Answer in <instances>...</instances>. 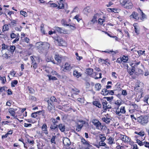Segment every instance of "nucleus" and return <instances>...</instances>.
<instances>
[{"label": "nucleus", "instance_id": "obj_1", "mask_svg": "<svg viewBox=\"0 0 149 149\" xmlns=\"http://www.w3.org/2000/svg\"><path fill=\"white\" fill-rule=\"evenodd\" d=\"M141 63V61H139L138 59H136L134 61H132L130 63V65L131 68L128 69V65L127 64V72L130 75H132L134 73L136 69L138 68V66Z\"/></svg>", "mask_w": 149, "mask_h": 149}, {"label": "nucleus", "instance_id": "obj_2", "mask_svg": "<svg viewBox=\"0 0 149 149\" xmlns=\"http://www.w3.org/2000/svg\"><path fill=\"white\" fill-rule=\"evenodd\" d=\"M45 100L48 103L47 109L48 111L51 112L53 109L54 108L55 105L54 102H57V100L56 97L54 96H51L50 98L48 97L45 99Z\"/></svg>", "mask_w": 149, "mask_h": 149}, {"label": "nucleus", "instance_id": "obj_3", "mask_svg": "<svg viewBox=\"0 0 149 149\" xmlns=\"http://www.w3.org/2000/svg\"><path fill=\"white\" fill-rule=\"evenodd\" d=\"M81 139V143L78 144L77 149H90L89 147L91 146L90 142L86 140L82 137Z\"/></svg>", "mask_w": 149, "mask_h": 149}, {"label": "nucleus", "instance_id": "obj_4", "mask_svg": "<svg viewBox=\"0 0 149 149\" xmlns=\"http://www.w3.org/2000/svg\"><path fill=\"white\" fill-rule=\"evenodd\" d=\"M86 73L87 75H89L91 77L94 78L96 79L102 78V73H99V77H97L96 76L98 74V73L95 72H93V70L92 68H88L86 69Z\"/></svg>", "mask_w": 149, "mask_h": 149}, {"label": "nucleus", "instance_id": "obj_5", "mask_svg": "<svg viewBox=\"0 0 149 149\" xmlns=\"http://www.w3.org/2000/svg\"><path fill=\"white\" fill-rule=\"evenodd\" d=\"M120 3L121 6L127 9H131L133 6L131 0H120Z\"/></svg>", "mask_w": 149, "mask_h": 149}, {"label": "nucleus", "instance_id": "obj_6", "mask_svg": "<svg viewBox=\"0 0 149 149\" xmlns=\"http://www.w3.org/2000/svg\"><path fill=\"white\" fill-rule=\"evenodd\" d=\"M92 123L96 128L98 130H102L103 127L104 129L106 127L105 126L102 125L101 123L98 120L93 119L92 121Z\"/></svg>", "mask_w": 149, "mask_h": 149}, {"label": "nucleus", "instance_id": "obj_7", "mask_svg": "<svg viewBox=\"0 0 149 149\" xmlns=\"http://www.w3.org/2000/svg\"><path fill=\"white\" fill-rule=\"evenodd\" d=\"M119 139L121 140L123 143H128L131 142V139L126 135L120 134L119 135Z\"/></svg>", "mask_w": 149, "mask_h": 149}, {"label": "nucleus", "instance_id": "obj_8", "mask_svg": "<svg viewBox=\"0 0 149 149\" xmlns=\"http://www.w3.org/2000/svg\"><path fill=\"white\" fill-rule=\"evenodd\" d=\"M73 67L68 62H66L61 68L62 70L64 72H70L72 69Z\"/></svg>", "mask_w": 149, "mask_h": 149}, {"label": "nucleus", "instance_id": "obj_9", "mask_svg": "<svg viewBox=\"0 0 149 149\" xmlns=\"http://www.w3.org/2000/svg\"><path fill=\"white\" fill-rule=\"evenodd\" d=\"M10 37L11 39L15 38L12 42L13 44H14L18 42L20 36L18 33H15L13 32H12L10 34Z\"/></svg>", "mask_w": 149, "mask_h": 149}, {"label": "nucleus", "instance_id": "obj_10", "mask_svg": "<svg viewBox=\"0 0 149 149\" xmlns=\"http://www.w3.org/2000/svg\"><path fill=\"white\" fill-rule=\"evenodd\" d=\"M122 101L121 100H115L112 103V105L113 109L116 110L119 108L120 106L122 104Z\"/></svg>", "mask_w": 149, "mask_h": 149}, {"label": "nucleus", "instance_id": "obj_11", "mask_svg": "<svg viewBox=\"0 0 149 149\" xmlns=\"http://www.w3.org/2000/svg\"><path fill=\"white\" fill-rule=\"evenodd\" d=\"M137 120L139 123L143 125L147 123L148 122L147 116H145L144 117H143L142 116H140L138 117Z\"/></svg>", "mask_w": 149, "mask_h": 149}, {"label": "nucleus", "instance_id": "obj_12", "mask_svg": "<svg viewBox=\"0 0 149 149\" xmlns=\"http://www.w3.org/2000/svg\"><path fill=\"white\" fill-rule=\"evenodd\" d=\"M57 38L55 41L57 42V44L58 46H65L67 45V42L62 38H61L59 36H57Z\"/></svg>", "mask_w": 149, "mask_h": 149}, {"label": "nucleus", "instance_id": "obj_13", "mask_svg": "<svg viewBox=\"0 0 149 149\" xmlns=\"http://www.w3.org/2000/svg\"><path fill=\"white\" fill-rule=\"evenodd\" d=\"M102 102L103 112H106L108 109L111 108V107L110 105H107L108 103L105 100H102Z\"/></svg>", "mask_w": 149, "mask_h": 149}, {"label": "nucleus", "instance_id": "obj_14", "mask_svg": "<svg viewBox=\"0 0 149 149\" xmlns=\"http://www.w3.org/2000/svg\"><path fill=\"white\" fill-rule=\"evenodd\" d=\"M126 112L125 107V106H121L120 109L119 108L118 109L116 110L115 113L116 115L120 116L122 115V114H125Z\"/></svg>", "mask_w": 149, "mask_h": 149}, {"label": "nucleus", "instance_id": "obj_15", "mask_svg": "<svg viewBox=\"0 0 149 149\" xmlns=\"http://www.w3.org/2000/svg\"><path fill=\"white\" fill-rule=\"evenodd\" d=\"M130 107L129 108V111L130 113L134 112L138 108V106L135 104H130Z\"/></svg>", "mask_w": 149, "mask_h": 149}, {"label": "nucleus", "instance_id": "obj_16", "mask_svg": "<svg viewBox=\"0 0 149 149\" xmlns=\"http://www.w3.org/2000/svg\"><path fill=\"white\" fill-rule=\"evenodd\" d=\"M42 134H45L47 135L48 134V127L47 125L45 123H43L41 127Z\"/></svg>", "mask_w": 149, "mask_h": 149}, {"label": "nucleus", "instance_id": "obj_17", "mask_svg": "<svg viewBox=\"0 0 149 149\" xmlns=\"http://www.w3.org/2000/svg\"><path fill=\"white\" fill-rule=\"evenodd\" d=\"M8 112L10 113V115L12 116L14 119H17V116L15 112V109L12 108H10L8 109Z\"/></svg>", "mask_w": 149, "mask_h": 149}, {"label": "nucleus", "instance_id": "obj_18", "mask_svg": "<svg viewBox=\"0 0 149 149\" xmlns=\"http://www.w3.org/2000/svg\"><path fill=\"white\" fill-rule=\"evenodd\" d=\"M103 14V13L102 12H101V13H96L94 14L91 21V22L93 24L95 23L97 21V20L96 19L97 18L99 17L100 15H102Z\"/></svg>", "mask_w": 149, "mask_h": 149}, {"label": "nucleus", "instance_id": "obj_19", "mask_svg": "<svg viewBox=\"0 0 149 149\" xmlns=\"http://www.w3.org/2000/svg\"><path fill=\"white\" fill-rule=\"evenodd\" d=\"M130 17V18L134 19L136 20H139V14L135 11H133Z\"/></svg>", "mask_w": 149, "mask_h": 149}, {"label": "nucleus", "instance_id": "obj_20", "mask_svg": "<svg viewBox=\"0 0 149 149\" xmlns=\"http://www.w3.org/2000/svg\"><path fill=\"white\" fill-rule=\"evenodd\" d=\"M134 27V30L136 35H139L140 33V28L137 23H134L133 24Z\"/></svg>", "mask_w": 149, "mask_h": 149}, {"label": "nucleus", "instance_id": "obj_21", "mask_svg": "<svg viewBox=\"0 0 149 149\" xmlns=\"http://www.w3.org/2000/svg\"><path fill=\"white\" fill-rule=\"evenodd\" d=\"M63 58L62 56H59L58 54H56L54 56V58L58 63L60 64L62 62V60Z\"/></svg>", "mask_w": 149, "mask_h": 149}, {"label": "nucleus", "instance_id": "obj_22", "mask_svg": "<svg viewBox=\"0 0 149 149\" xmlns=\"http://www.w3.org/2000/svg\"><path fill=\"white\" fill-rule=\"evenodd\" d=\"M108 61L109 59L108 58H107L106 59L104 60L103 59L100 58L98 60V61L99 63H102V64H105L106 65H110L109 62Z\"/></svg>", "mask_w": 149, "mask_h": 149}, {"label": "nucleus", "instance_id": "obj_23", "mask_svg": "<svg viewBox=\"0 0 149 149\" xmlns=\"http://www.w3.org/2000/svg\"><path fill=\"white\" fill-rule=\"evenodd\" d=\"M2 56L3 59H8L11 58V57L13 56L9 53H8V54L6 52H5L2 54Z\"/></svg>", "mask_w": 149, "mask_h": 149}, {"label": "nucleus", "instance_id": "obj_24", "mask_svg": "<svg viewBox=\"0 0 149 149\" xmlns=\"http://www.w3.org/2000/svg\"><path fill=\"white\" fill-rule=\"evenodd\" d=\"M9 51L8 52V53H10L12 56H13L14 52L16 49V47L14 45L9 46Z\"/></svg>", "mask_w": 149, "mask_h": 149}, {"label": "nucleus", "instance_id": "obj_25", "mask_svg": "<svg viewBox=\"0 0 149 149\" xmlns=\"http://www.w3.org/2000/svg\"><path fill=\"white\" fill-rule=\"evenodd\" d=\"M37 47L41 50H43L45 49L44 45L42 42H38L37 43Z\"/></svg>", "mask_w": 149, "mask_h": 149}, {"label": "nucleus", "instance_id": "obj_26", "mask_svg": "<svg viewBox=\"0 0 149 149\" xmlns=\"http://www.w3.org/2000/svg\"><path fill=\"white\" fill-rule=\"evenodd\" d=\"M108 115V114L106 115L105 117H103L102 118V121L107 124H109L111 120V119L107 116Z\"/></svg>", "mask_w": 149, "mask_h": 149}, {"label": "nucleus", "instance_id": "obj_27", "mask_svg": "<svg viewBox=\"0 0 149 149\" xmlns=\"http://www.w3.org/2000/svg\"><path fill=\"white\" fill-rule=\"evenodd\" d=\"M9 45L7 44L3 43L1 45V51L4 50H9Z\"/></svg>", "mask_w": 149, "mask_h": 149}, {"label": "nucleus", "instance_id": "obj_28", "mask_svg": "<svg viewBox=\"0 0 149 149\" xmlns=\"http://www.w3.org/2000/svg\"><path fill=\"white\" fill-rule=\"evenodd\" d=\"M102 52H105L106 53L108 54H111L113 55H114L116 54H117L118 53V50H116L115 51H113V50H108L107 51H102Z\"/></svg>", "mask_w": 149, "mask_h": 149}, {"label": "nucleus", "instance_id": "obj_29", "mask_svg": "<svg viewBox=\"0 0 149 149\" xmlns=\"http://www.w3.org/2000/svg\"><path fill=\"white\" fill-rule=\"evenodd\" d=\"M102 52H105L106 53L108 54H111L113 55H114L116 54H117L118 53V50H116L115 51H113V50H108L107 51H102Z\"/></svg>", "mask_w": 149, "mask_h": 149}, {"label": "nucleus", "instance_id": "obj_30", "mask_svg": "<svg viewBox=\"0 0 149 149\" xmlns=\"http://www.w3.org/2000/svg\"><path fill=\"white\" fill-rule=\"evenodd\" d=\"M54 29L57 31V32L59 33H64L65 32V30L63 29V28L59 27L58 26H55Z\"/></svg>", "mask_w": 149, "mask_h": 149}, {"label": "nucleus", "instance_id": "obj_31", "mask_svg": "<svg viewBox=\"0 0 149 149\" xmlns=\"http://www.w3.org/2000/svg\"><path fill=\"white\" fill-rule=\"evenodd\" d=\"M73 75L74 77L77 78H79L81 76V72H78L76 70H75L73 71Z\"/></svg>", "mask_w": 149, "mask_h": 149}, {"label": "nucleus", "instance_id": "obj_32", "mask_svg": "<svg viewBox=\"0 0 149 149\" xmlns=\"http://www.w3.org/2000/svg\"><path fill=\"white\" fill-rule=\"evenodd\" d=\"M63 143L64 146H66V148H68L71 145V142L68 139H67L63 141Z\"/></svg>", "mask_w": 149, "mask_h": 149}, {"label": "nucleus", "instance_id": "obj_33", "mask_svg": "<svg viewBox=\"0 0 149 149\" xmlns=\"http://www.w3.org/2000/svg\"><path fill=\"white\" fill-rule=\"evenodd\" d=\"M58 127L59 128L60 131L62 132H64L65 131V126L61 123L59 124L58 125Z\"/></svg>", "mask_w": 149, "mask_h": 149}, {"label": "nucleus", "instance_id": "obj_34", "mask_svg": "<svg viewBox=\"0 0 149 149\" xmlns=\"http://www.w3.org/2000/svg\"><path fill=\"white\" fill-rule=\"evenodd\" d=\"M105 21V17L104 16H103L102 18H99L98 20V24L100 25H102L103 23Z\"/></svg>", "mask_w": 149, "mask_h": 149}, {"label": "nucleus", "instance_id": "obj_35", "mask_svg": "<svg viewBox=\"0 0 149 149\" xmlns=\"http://www.w3.org/2000/svg\"><path fill=\"white\" fill-rule=\"evenodd\" d=\"M121 58L123 62L124 63H127L129 59L128 56L127 55H123Z\"/></svg>", "mask_w": 149, "mask_h": 149}, {"label": "nucleus", "instance_id": "obj_36", "mask_svg": "<svg viewBox=\"0 0 149 149\" xmlns=\"http://www.w3.org/2000/svg\"><path fill=\"white\" fill-rule=\"evenodd\" d=\"M2 28V31L3 32L8 31L9 29V25L7 24H4Z\"/></svg>", "mask_w": 149, "mask_h": 149}, {"label": "nucleus", "instance_id": "obj_37", "mask_svg": "<svg viewBox=\"0 0 149 149\" xmlns=\"http://www.w3.org/2000/svg\"><path fill=\"white\" fill-rule=\"evenodd\" d=\"M0 81L2 84H4L7 82L6 77L5 76H0Z\"/></svg>", "mask_w": 149, "mask_h": 149}, {"label": "nucleus", "instance_id": "obj_38", "mask_svg": "<svg viewBox=\"0 0 149 149\" xmlns=\"http://www.w3.org/2000/svg\"><path fill=\"white\" fill-rule=\"evenodd\" d=\"M118 9L116 8H108L107 9L108 12L115 13H118Z\"/></svg>", "mask_w": 149, "mask_h": 149}, {"label": "nucleus", "instance_id": "obj_39", "mask_svg": "<svg viewBox=\"0 0 149 149\" xmlns=\"http://www.w3.org/2000/svg\"><path fill=\"white\" fill-rule=\"evenodd\" d=\"M1 139L2 140L6 139L8 140H10L11 139V138H10L8 136V135L6 133L5 134L1 136Z\"/></svg>", "mask_w": 149, "mask_h": 149}, {"label": "nucleus", "instance_id": "obj_40", "mask_svg": "<svg viewBox=\"0 0 149 149\" xmlns=\"http://www.w3.org/2000/svg\"><path fill=\"white\" fill-rule=\"evenodd\" d=\"M52 2V1H50L48 3L49 5V6L52 8H55L57 7H58V6L57 4L54 3H51V2Z\"/></svg>", "mask_w": 149, "mask_h": 149}, {"label": "nucleus", "instance_id": "obj_41", "mask_svg": "<svg viewBox=\"0 0 149 149\" xmlns=\"http://www.w3.org/2000/svg\"><path fill=\"white\" fill-rule=\"evenodd\" d=\"M93 105L96 106V107L100 108L102 107V105L98 101H95L93 102Z\"/></svg>", "mask_w": 149, "mask_h": 149}, {"label": "nucleus", "instance_id": "obj_42", "mask_svg": "<svg viewBox=\"0 0 149 149\" xmlns=\"http://www.w3.org/2000/svg\"><path fill=\"white\" fill-rule=\"evenodd\" d=\"M108 91L106 88H104L102 90L101 94L104 95H107L108 94Z\"/></svg>", "mask_w": 149, "mask_h": 149}, {"label": "nucleus", "instance_id": "obj_43", "mask_svg": "<svg viewBox=\"0 0 149 149\" xmlns=\"http://www.w3.org/2000/svg\"><path fill=\"white\" fill-rule=\"evenodd\" d=\"M58 125L56 124L52 123L50 126V128L52 130H54L57 128Z\"/></svg>", "mask_w": 149, "mask_h": 149}, {"label": "nucleus", "instance_id": "obj_44", "mask_svg": "<svg viewBox=\"0 0 149 149\" xmlns=\"http://www.w3.org/2000/svg\"><path fill=\"white\" fill-rule=\"evenodd\" d=\"M61 22L62 24L64 26H72L70 24H68L67 21L64 19H63L61 20Z\"/></svg>", "mask_w": 149, "mask_h": 149}, {"label": "nucleus", "instance_id": "obj_45", "mask_svg": "<svg viewBox=\"0 0 149 149\" xmlns=\"http://www.w3.org/2000/svg\"><path fill=\"white\" fill-rule=\"evenodd\" d=\"M134 133L138 134V135L139 136H140L141 137H143L145 135V132L143 131H141L139 132L135 131L134 132Z\"/></svg>", "mask_w": 149, "mask_h": 149}, {"label": "nucleus", "instance_id": "obj_46", "mask_svg": "<svg viewBox=\"0 0 149 149\" xmlns=\"http://www.w3.org/2000/svg\"><path fill=\"white\" fill-rule=\"evenodd\" d=\"M51 73L52 75H56L58 78H61V75L55 71L52 70Z\"/></svg>", "mask_w": 149, "mask_h": 149}, {"label": "nucleus", "instance_id": "obj_47", "mask_svg": "<svg viewBox=\"0 0 149 149\" xmlns=\"http://www.w3.org/2000/svg\"><path fill=\"white\" fill-rule=\"evenodd\" d=\"M102 86L99 83H97L95 84V87L97 91H99L101 88Z\"/></svg>", "mask_w": 149, "mask_h": 149}, {"label": "nucleus", "instance_id": "obj_48", "mask_svg": "<svg viewBox=\"0 0 149 149\" xmlns=\"http://www.w3.org/2000/svg\"><path fill=\"white\" fill-rule=\"evenodd\" d=\"M18 83V81L17 80H14L13 81L11 82V86L12 87H14L15 85H17Z\"/></svg>", "mask_w": 149, "mask_h": 149}, {"label": "nucleus", "instance_id": "obj_49", "mask_svg": "<svg viewBox=\"0 0 149 149\" xmlns=\"http://www.w3.org/2000/svg\"><path fill=\"white\" fill-rule=\"evenodd\" d=\"M47 76L49 77V80L50 81L52 80H57V79L55 77H52L51 75L48 74Z\"/></svg>", "mask_w": 149, "mask_h": 149}, {"label": "nucleus", "instance_id": "obj_50", "mask_svg": "<svg viewBox=\"0 0 149 149\" xmlns=\"http://www.w3.org/2000/svg\"><path fill=\"white\" fill-rule=\"evenodd\" d=\"M56 138V135L53 136L52 138L51 139V143H54L55 144L56 143L55 142V139Z\"/></svg>", "mask_w": 149, "mask_h": 149}, {"label": "nucleus", "instance_id": "obj_51", "mask_svg": "<svg viewBox=\"0 0 149 149\" xmlns=\"http://www.w3.org/2000/svg\"><path fill=\"white\" fill-rule=\"evenodd\" d=\"M27 142L31 146H33L35 143V142L33 140H30L29 139H27Z\"/></svg>", "mask_w": 149, "mask_h": 149}, {"label": "nucleus", "instance_id": "obj_52", "mask_svg": "<svg viewBox=\"0 0 149 149\" xmlns=\"http://www.w3.org/2000/svg\"><path fill=\"white\" fill-rule=\"evenodd\" d=\"M28 90L29 91V93L31 94H33L35 93L34 90L30 86H28L27 87Z\"/></svg>", "mask_w": 149, "mask_h": 149}, {"label": "nucleus", "instance_id": "obj_53", "mask_svg": "<svg viewBox=\"0 0 149 149\" xmlns=\"http://www.w3.org/2000/svg\"><path fill=\"white\" fill-rule=\"evenodd\" d=\"M74 19H76L78 22L82 19L80 17L79 15H76L74 17Z\"/></svg>", "mask_w": 149, "mask_h": 149}, {"label": "nucleus", "instance_id": "obj_54", "mask_svg": "<svg viewBox=\"0 0 149 149\" xmlns=\"http://www.w3.org/2000/svg\"><path fill=\"white\" fill-rule=\"evenodd\" d=\"M72 91L74 94L76 95H78L80 92V91L79 89H77L75 88H73Z\"/></svg>", "mask_w": 149, "mask_h": 149}, {"label": "nucleus", "instance_id": "obj_55", "mask_svg": "<svg viewBox=\"0 0 149 149\" xmlns=\"http://www.w3.org/2000/svg\"><path fill=\"white\" fill-rule=\"evenodd\" d=\"M84 11L85 13H89L91 12V9L90 7L88 6L86 7L84 9Z\"/></svg>", "mask_w": 149, "mask_h": 149}, {"label": "nucleus", "instance_id": "obj_56", "mask_svg": "<svg viewBox=\"0 0 149 149\" xmlns=\"http://www.w3.org/2000/svg\"><path fill=\"white\" fill-rule=\"evenodd\" d=\"M83 126V125H78L76 128V131L77 132L80 131L82 128Z\"/></svg>", "mask_w": 149, "mask_h": 149}, {"label": "nucleus", "instance_id": "obj_57", "mask_svg": "<svg viewBox=\"0 0 149 149\" xmlns=\"http://www.w3.org/2000/svg\"><path fill=\"white\" fill-rule=\"evenodd\" d=\"M141 17H140V18L141 20H143L146 18V15L141 10Z\"/></svg>", "mask_w": 149, "mask_h": 149}, {"label": "nucleus", "instance_id": "obj_58", "mask_svg": "<svg viewBox=\"0 0 149 149\" xmlns=\"http://www.w3.org/2000/svg\"><path fill=\"white\" fill-rule=\"evenodd\" d=\"M77 100L79 103H84V97L79 98H77Z\"/></svg>", "mask_w": 149, "mask_h": 149}, {"label": "nucleus", "instance_id": "obj_59", "mask_svg": "<svg viewBox=\"0 0 149 149\" xmlns=\"http://www.w3.org/2000/svg\"><path fill=\"white\" fill-rule=\"evenodd\" d=\"M149 98V97L148 95H146L143 98V101H144V102L146 103V104H148V100Z\"/></svg>", "mask_w": 149, "mask_h": 149}, {"label": "nucleus", "instance_id": "obj_60", "mask_svg": "<svg viewBox=\"0 0 149 149\" xmlns=\"http://www.w3.org/2000/svg\"><path fill=\"white\" fill-rule=\"evenodd\" d=\"M108 143L110 144H113L114 141V139L112 137H110L108 140Z\"/></svg>", "mask_w": 149, "mask_h": 149}, {"label": "nucleus", "instance_id": "obj_61", "mask_svg": "<svg viewBox=\"0 0 149 149\" xmlns=\"http://www.w3.org/2000/svg\"><path fill=\"white\" fill-rule=\"evenodd\" d=\"M40 31L42 33L43 35H45L46 34L45 31V30L44 28V26H42L41 25L40 26Z\"/></svg>", "mask_w": 149, "mask_h": 149}, {"label": "nucleus", "instance_id": "obj_62", "mask_svg": "<svg viewBox=\"0 0 149 149\" xmlns=\"http://www.w3.org/2000/svg\"><path fill=\"white\" fill-rule=\"evenodd\" d=\"M31 64L32 65L31 66H33L34 69H35L37 68L38 65V64L36 62L33 63H31Z\"/></svg>", "mask_w": 149, "mask_h": 149}, {"label": "nucleus", "instance_id": "obj_63", "mask_svg": "<svg viewBox=\"0 0 149 149\" xmlns=\"http://www.w3.org/2000/svg\"><path fill=\"white\" fill-rule=\"evenodd\" d=\"M7 87L6 86L0 87V92L2 93L3 91H6L7 90Z\"/></svg>", "mask_w": 149, "mask_h": 149}, {"label": "nucleus", "instance_id": "obj_64", "mask_svg": "<svg viewBox=\"0 0 149 149\" xmlns=\"http://www.w3.org/2000/svg\"><path fill=\"white\" fill-rule=\"evenodd\" d=\"M20 13L21 15H22L24 17H26L27 16V14L25 11L21 10L20 11Z\"/></svg>", "mask_w": 149, "mask_h": 149}]
</instances>
